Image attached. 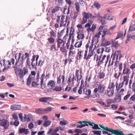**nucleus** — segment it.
Segmentation results:
<instances>
[{
	"instance_id": "nucleus-24",
	"label": "nucleus",
	"mask_w": 135,
	"mask_h": 135,
	"mask_svg": "<svg viewBox=\"0 0 135 135\" xmlns=\"http://www.w3.org/2000/svg\"><path fill=\"white\" fill-rule=\"evenodd\" d=\"M96 46L94 44H92L91 43V45L90 46L89 52H92L93 54L92 55V56L95 54V52L94 51V50L95 49Z\"/></svg>"
},
{
	"instance_id": "nucleus-39",
	"label": "nucleus",
	"mask_w": 135,
	"mask_h": 135,
	"mask_svg": "<svg viewBox=\"0 0 135 135\" xmlns=\"http://www.w3.org/2000/svg\"><path fill=\"white\" fill-rule=\"evenodd\" d=\"M61 119L62 120L60 122V124L61 125L64 126L68 124V122L64 119L62 118Z\"/></svg>"
},
{
	"instance_id": "nucleus-13",
	"label": "nucleus",
	"mask_w": 135,
	"mask_h": 135,
	"mask_svg": "<svg viewBox=\"0 0 135 135\" xmlns=\"http://www.w3.org/2000/svg\"><path fill=\"white\" fill-rule=\"evenodd\" d=\"M0 125L4 127L5 129H7L9 127V123L7 120L3 119L1 121Z\"/></svg>"
},
{
	"instance_id": "nucleus-26",
	"label": "nucleus",
	"mask_w": 135,
	"mask_h": 135,
	"mask_svg": "<svg viewBox=\"0 0 135 135\" xmlns=\"http://www.w3.org/2000/svg\"><path fill=\"white\" fill-rule=\"evenodd\" d=\"M129 78V76H124L123 80L122 83L125 84L126 85H128L129 81L128 78Z\"/></svg>"
},
{
	"instance_id": "nucleus-49",
	"label": "nucleus",
	"mask_w": 135,
	"mask_h": 135,
	"mask_svg": "<svg viewBox=\"0 0 135 135\" xmlns=\"http://www.w3.org/2000/svg\"><path fill=\"white\" fill-rule=\"evenodd\" d=\"M50 33L51 36L50 37H52L54 38H55L56 37V33L52 30H51L50 32Z\"/></svg>"
},
{
	"instance_id": "nucleus-53",
	"label": "nucleus",
	"mask_w": 135,
	"mask_h": 135,
	"mask_svg": "<svg viewBox=\"0 0 135 135\" xmlns=\"http://www.w3.org/2000/svg\"><path fill=\"white\" fill-rule=\"evenodd\" d=\"M93 23V22L90 21H88V23H86L85 25V27H90V26Z\"/></svg>"
},
{
	"instance_id": "nucleus-45",
	"label": "nucleus",
	"mask_w": 135,
	"mask_h": 135,
	"mask_svg": "<svg viewBox=\"0 0 135 135\" xmlns=\"http://www.w3.org/2000/svg\"><path fill=\"white\" fill-rule=\"evenodd\" d=\"M82 42L81 41L77 42L74 45V46L76 48H79L82 45Z\"/></svg>"
},
{
	"instance_id": "nucleus-58",
	"label": "nucleus",
	"mask_w": 135,
	"mask_h": 135,
	"mask_svg": "<svg viewBox=\"0 0 135 135\" xmlns=\"http://www.w3.org/2000/svg\"><path fill=\"white\" fill-rule=\"evenodd\" d=\"M64 31L63 30H61L59 34V32L58 33V35L57 36V37L58 38H60L63 35V33H64Z\"/></svg>"
},
{
	"instance_id": "nucleus-33",
	"label": "nucleus",
	"mask_w": 135,
	"mask_h": 135,
	"mask_svg": "<svg viewBox=\"0 0 135 135\" xmlns=\"http://www.w3.org/2000/svg\"><path fill=\"white\" fill-rule=\"evenodd\" d=\"M120 75V77H121L122 74L120 72H115L114 75V77L115 78L118 80Z\"/></svg>"
},
{
	"instance_id": "nucleus-16",
	"label": "nucleus",
	"mask_w": 135,
	"mask_h": 135,
	"mask_svg": "<svg viewBox=\"0 0 135 135\" xmlns=\"http://www.w3.org/2000/svg\"><path fill=\"white\" fill-rule=\"evenodd\" d=\"M131 74L130 69L127 68L126 66V65L125 64L123 70L122 74L123 75L126 74V76H129L130 74Z\"/></svg>"
},
{
	"instance_id": "nucleus-21",
	"label": "nucleus",
	"mask_w": 135,
	"mask_h": 135,
	"mask_svg": "<svg viewBox=\"0 0 135 135\" xmlns=\"http://www.w3.org/2000/svg\"><path fill=\"white\" fill-rule=\"evenodd\" d=\"M65 17L63 15H62L61 18V20L60 21V27H62L63 26H65L66 25V20L65 21Z\"/></svg>"
},
{
	"instance_id": "nucleus-41",
	"label": "nucleus",
	"mask_w": 135,
	"mask_h": 135,
	"mask_svg": "<svg viewBox=\"0 0 135 135\" xmlns=\"http://www.w3.org/2000/svg\"><path fill=\"white\" fill-rule=\"evenodd\" d=\"M99 18L102 24L104 25L105 24V19L106 18L105 16H104V17L99 16Z\"/></svg>"
},
{
	"instance_id": "nucleus-23",
	"label": "nucleus",
	"mask_w": 135,
	"mask_h": 135,
	"mask_svg": "<svg viewBox=\"0 0 135 135\" xmlns=\"http://www.w3.org/2000/svg\"><path fill=\"white\" fill-rule=\"evenodd\" d=\"M99 37V35L96 34L95 36L93 37L91 43L95 44H97L98 42V38Z\"/></svg>"
},
{
	"instance_id": "nucleus-10",
	"label": "nucleus",
	"mask_w": 135,
	"mask_h": 135,
	"mask_svg": "<svg viewBox=\"0 0 135 135\" xmlns=\"http://www.w3.org/2000/svg\"><path fill=\"white\" fill-rule=\"evenodd\" d=\"M15 61V59L13 58H12L11 59L8 60L7 61L6 60L4 61V68L3 69V71L6 70L8 69L10 67V65H11V63L13 64Z\"/></svg>"
},
{
	"instance_id": "nucleus-6",
	"label": "nucleus",
	"mask_w": 135,
	"mask_h": 135,
	"mask_svg": "<svg viewBox=\"0 0 135 135\" xmlns=\"http://www.w3.org/2000/svg\"><path fill=\"white\" fill-rule=\"evenodd\" d=\"M120 52L119 51H117L114 53H112L111 56V59H110L109 61L108 66L113 65L115 60H117L118 59V56L120 55Z\"/></svg>"
},
{
	"instance_id": "nucleus-27",
	"label": "nucleus",
	"mask_w": 135,
	"mask_h": 135,
	"mask_svg": "<svg viewBox=\"0 0 135 135\" xmlns=\"http://www.w3.org/2000/svg\"><path fill=\"white\" fill-rule=\"evenodd\" d=\"M51 99L50 97H42L40 98L39 101L45 103Z\"/></svg>"
},
{
	"instance_id": "nucleus-51",
	"label": "nucleus",
	"mask_w": 135,
	"mask_h": 135,
	"mask_svg": "<svg viewBox=\"0 0 135 135\" xmlns=\"http://www.w3.org/2000/svg\"><path fill=\"white\" fill-rule=\"evenodd\" d=\"M104 50L103 47L99 48L97 50V52L98 54H102L103 53Z\"/></svg>"
},
{
	"instance_id": "nucleus-30",
	"label": "nucleus",
	"mask_w": 135,
	"mask_h": 135,
	"mask_svg": "<svg viewBox=\"0 0 135 135\" xmlns=\"http://www.w3.org/2000/svg\"><path fill=\"white\" fill-rule=\"evenodd\" d=\"M56 84V82L52 80H50L47 84V85L49 87H51L52 88H54Z\"/></svg>"
},
{
	"instance_id": "nucleus-55",
	"label": "nucleus",
	"mask_w": 135,
	"mask_h": 135,
	"mask_svg": "<svg viewBox=\"0 0 135 135\" xmlns=\"http://www.w3.org/2000/svg\"><path fill=\"white\" fill-rule=\"evenodd\" d=\"M70 10L69 8H64L63 10V12L65 14H68L69 13Z\"/></svg>"
},
{
	"instance_id": "nucleus-9",
	"label": "nucleus",
	"mask_w": 135,
	"mask_h": 135,
	"mask_svg": "<svg viewBox=\"0 0 135 135\" xmlns=\"http://www.w3.org/2000/svg\"><path fill=\"white\" fill-rule=\"evenodd\" d=\"M21 53H17L15 56V59L16 60L15 65L18 66H22L23 63V60L21 58Z\"/></svg>"
},
{
	"instance_id": "nucleus-7",
	"label": "nucleus",
	"mask_w": 135,
	"mask_h": 135,
	"mask_svg": "<svg viewBox=\"0 0 135 135\" xmlns=\"http://www.w3.org/2000/svg\"><path fill=\"white\" fill-rule=\"evenodd\" d=\"M29 54L27 53H26L25 54L23 55L21 58L23 60L27 57V63L29 66L30 69H32L34 68V65L33 64V61H34V55L32 56V58L30 61L28 59Z\"/></svg>"
},
{
	"instance_id": "nucleus-20",
	"label": "nucleus",
	"mask_w": 135,
	"mask_h": 135,
	"mask_svg": "<svg viewBox=\"0 0 135 135\" xmlns=\"http://www.w3.org/2000/svg\"><path fill=\"white\" fill-rule=\"evenodd\" d=\"M18 132L20 134L24 133L26 134H28L29 133L28 129L25 128H20L19 129Z\"/></svg>"
},
{
	"instance_id": "nucleus-34",
	"label": "nucleus",
	"mask_w": 135,
	"mask_h": 135,
	"mask_svg": "<svg viewBox=\"0 0 135 135\" xmlns=\"http://www.w3.org/2000/svg\"><path fill=\"white\" fill-rule=\"evenodd\" d=\"M23 119L22 121L25 122L26 121L27 122H29L30 121V117L28 115L27 116L25 114L24 115Z\"/></svg>"
},
{
	"instance_id": "nucleus-47",
	"label": "nucleus",
	"mask_w": 135,
	"mask_h": 135,
	"mask_svg": "<svg viewBox=\"0 0 135 135\" xmlns=\"http://www.w3.org/2000/svg\"><path fill=\"white\" fill-rule=\"evenodd\" d=\"M112 44L113 46L115 48L119 46L120 44L118 42V41H113L112 42Z\"/></svg>"
},
{
	"instance_id": "nucleus-63",
	"label": "nucleus",
	"mask_w": 135,
	"mask_h": 135,
	"mask_svg": "<svg viewBox=\"0 0 135 135\" xmlns=\"http://www.w3.org/2000/svg\"><path fill=\"white\" fill-rule=\"evenodd\" d=\"M59 48H60V50L62 52L64 53L65 52L66 50L65 49V45L63 47L62 46L59 47Z\"/></svg>"
},
{
	"instance_id": "nucleus-57",
	"label": "nucleus",
	"mask_w": 135,
	"mask_h": 135,
	"mask_svg": "<svg viewBox=\"0 0 135 135\" xmlns=\"http://www.w3.org/2000/svg\"><path fill=\"white\" fill-rule=\"evenodd\" d=\"M135 30V24L130 26L129 27V31H132Z\"/></svg>"
},
{
	"instance_id": "nucleus-42",
	"label": "nucleus",
	"mask_w": 135,
	"mask_h": 135,
	"mask_svg": "<svg viewBox=\"0 0 135 135\" xmlns=\"http://www.w3.org/2000/svg\"><path fill=\"white\" fill-rule=\"evenodd\" d=\"M76 52V49L69 50L68 55L69 56H73L75 54Z\"/></svg>"
},
{
	"instance_id": "nucleus-52",
	"label": "nucleus",
	"mask_w": 135,
	"mask_h": 135,
	"mask_svg": "<svg viewBox=\"0 0 135 135\" xmlns=\"http://www.w3.org/2000/svg\"><path fill=\"white\" fill-rule=\"evenodd\" d=\"M123 34L122 32L120 31L118 32L117 34V37L115 38V40H117L118 38L121 37Z\"/></svg>"
},
{
	"instance_id": "nucleus-18",
	"label": "nucleus",
	"mask_w": 135,
	"mask_h": 135,
	"mask_svg": "<svg viewBox=\"0 0 135 135\" xmlns=\"http://www.w3.org/2000/svg\"><path fill=\"white\" fill-rule=\"evenodd\" d=\"M114 92V90L107 88L105 94L108 97H111L113 95Z\"/></svg>"
},
{
	"instance_id": "nucleus-17",
	"label": "nucleus",
	"mask_w": 135,
	"mask_h": 135,
	"mask_svg": "<svg viewBox=\"0 0 135 135\" xmlns=\"http://www.w3.org/2000/svg\"><path fill=\"white\" fill-rule=\"evenodd\" d=\"M89 125L91 126H92V128L94 129H100V128L98 126V124H95V123L89 121L88 125Z\"/></svg>"
},
{
	"instance_id": "nucleus-44",
	"label": "nucleus",
	"mask_w": 135,
	"mask_h": 135,
	"mask_svg": "<svg viewBox=\"0 0 135 135\" xmlns=\"http://www.w3.org/2000/svg\"><path fill=\"white\" fill-rule=\"evenodd\" d=\"M96 34L99 35V37L100 35H102V37H104L105 36L104 29L102 31H99L98 33Z\"/></svg>"
},
{
	"instance_id": "nucleus-12",
	"label": "nucleus",
	"mask_w": 135,
	"mask_h": 135,
	"mask_svg": "<svg viewBox=\"0 0 135 135\" xmlns=\"http://www.w3.org/2000/svg\"><path fill=\"white\" fill-rule=\"evenodd\" d=\"M82 72V69H80L78 70L77 69L75 71V76L76 77L77 81L79 83L80 80L82 78V76L81 75Z\"/></svg>"
},
{
	"instance_id": "nucleus-38",
	"label": "nucleus",
	"mask_w": 135,
	"mask_h": 135,
	"mask_svg": "<svg viewBox=\"0 0 135 135\" xmlns=\"http://www.w3.org/2000/svg\"><path fill=\"white\" fill-rule=\"evenodd\" d=\"M115 86L114 83L113 82L111 83H109L108 88L114 90Z\"/></svg>"
},
{
	"instance_id": "nucleus-3",
	"label": "nucleus",
	"mask_w": 135,
	"mask_h": 135,
	"mask_svg": "<svg viewBox=\"0 0 135 135\" xmlns=\"http://www.w3.org/2000/svg\"><path fill=\"white\" fill-rule=\"evenodd\" d=\"M45 76V75L43 74L41 75V78L40 79V81H39V73H37L36 77V79L35 81H34V86L35 85L37 86L39 85L40 83L41 85V88L42 89H44L46 88V85L45 84H43L44 83L43 80Z\"/></svg>"
},
{
	"instance_id": "nucleus-11",
	"label": "nucleus",
	"mask_w": 135,
	"mask_h": 135,
	"mask_svg": "<svg viewBox=\"0 0 135 135\" xmlns=\"http://www.w3.org/2000/svg\"><path fill=\"white\" fill-rule=\"evenodd\" d=\"M106 86L103 84H100L97 88L94 89V91L96 93L98 92L99 93H103L105 90Z\"/></svg>"
},
{
	"instance_id": "nucleus-31",
	"label": "nucleus",
	"mask_w": 135,
	"mask_h": 135,
	"mask_svg": "<svg viewBox=\"0 0 135 135\" xmlns=\"http://www.w3.org/2000/svg\"><path fill=\"white\" fill-rule=\"evenodd\" d=\"M124 84L122 83H120L118 85L117 83V82L116 83V89L117 90H119L123 86Z\"/></svg>"
},
{
	"instance_id": "nucleus-22",
	"label": "nucleus",
	"mask_w": 135,
	"mask_h": 135,
	"mask_svg": "<svg viewBox=\"0 0 135 135\" xmlns=\"http://www.w3.org/2000/svg\"><path fill=\"white\" fill-rule=\"evenodd\" d=\"M21 107V105L13 104L11 105L10 108L11 110H15L19 109Z\"/></svg>"
},
{
	"instance_id": "nucleus-14",
	"label": "nucleus",
	"mask_w": 135,
	"mask_h": 135,
	"mask_svg": "<svg viewBox=\"0 0 135 135\" xmlns=\"http://www.w3.org/2000/svg\"><path fill=\"white\" fill-rule=\"evenodd\" d=\"M76 79L74 76V74H69V78L67 80V83L68 84H70L71 83L73 84H74V81H76Z\"/></svg>"
},
{
	"instance_id": "nucleus-46",
	"label": "nucleus",
	"mask_w": 135,
	"mask_h": 135,
	"mask_svg": "<svg viewBox=\"0 0 135 135\" xmlns=\"http://www.w3.org/2000/svg\"><path fill=\"white\" fill-rule=\"evenodd\" d=\"M75 5L76 11L77 12H79L80 11L79 9L80 8L79 3L78 2H76L75 3Z\"/></svg>"
},
{
	"instance_id": "nucleus-1",
	"label": "nucleus",
	"mask_w": 135,
	"mask_h": 135,
	"mask_svg": "<svg viewBox=\"0 0 135 135\" xmlns=\"http://www.w3.org/2000/svg\"><path fill=\"white\" fill-rule=\"evenodd\" d=\"M87 50H86L85 51L82 50L78 51L76 55V58L77 60H80L84 56L83 58L84 59L88 60L92 56L93 53H92L91 52H89L87 55Z\"/></svg>"
},
{
	"instance_id": "nucleus-4",
	"label": "nucleus",
	"mask_w": 135,
	"mask_h": 135,
	"mask_svg": "<svg viewBox=\"0 0 135 135\" xmlns=\"http://www.w3.org/2000/svg\"><path fill=\"white\" fill-rule=\"evenodd\" d=\"M83 16L82 20L81 22V24H84L87 21L88 19L89 18L91 19H93L97 17V16H94L92 15V14L89 12L86 13V12H83L82 14Z\"/></svg>"
},
{
	"instance_id": "nucleus-2",
	"label": "nucleus",
	"mask_w": 135,
	"mask_h": 135,
	"mask_svg": "<svg viewBox=\"0 0 135 135\" xmlns=\"http://www.w3.org/2000/svg\"><path fill=\"white\" fill-rule=\"evenodd\" d=\"M13 68L17 75L19 76L20 78H23L26 74L28 73V69L26 67H24L22 70L17 66H14Z\"/></svg>"
},
{
	"instance_id": "nucleus-28",
	"label": "nucleus",
	"mask_w": 135,
	"mask_h": 135,
	"mask_svg": "<svg viewBox=\"0 0 135 135\" xmlns=\"http://www.w3.org/2000/svg\"><path fill=\"white\" fill-rule=\"evenodd\" d=\"M65 77L64 75H60L59 77L57 78V83L59 84L60 83L61 81V80L62 79V83H63L64 81L65 80Z\"/></svg>"
},
{
	"instance_id": "nucleus-37",
	"label": "nucleus",
	"mask_w": 135,
	"mask_h": 135,
	"mask_svg": "<svg viewBox=\"0 0 135 135\" xmlns=\"http://www.w3.org/2000/svg\"><path fill=\"white\" fill-rule=\"evenodd\" d=\"M77 38L79 40L83 39L84 38V34L78 33Z\"/></svg>"
},
{
	"instance_id": "nucleus-15",
	"label": "nucleus",
	"mask_w": 135,
	"mask_h": 135,
	"mask_svg": "<svg viewBox=\"0 0 135 135\" xmlns=\"http://www.w3.org/2000/svg\"><path fill=\"white\" fill-rule=\"evenodd\" d=\"M57 48L61 47H63L65 45V42L60 38H58L57 40Z\"/></svg>"
},
{
	"instance_id": "nucleus-43",
	"label": "nucleus",
	"mask_w": 135,
	"mask_h": 135,
	"mask_svg": "<svg viewBox=\"0 0 135 135\" xmlns=\"http://www.w3.org/2000/svg\"><path fill=\"white\" fill-rule=\"evenodd\" d=\"M105 76V74L103 72H100L99 73L98 78L100 79H102L104 78Z\"/></svg>"
},
{
	"instance_id": "nucleus-54",
	"label": "nucleus",
	"mask_w": 135,
	"mask_h": 135,
	"mask_svg": "<svg viewBox=\"0 0 135 135\" xmlns=\"http://www.w3.org/2000/svg\"><path fill=\"white\" fill-rule=\"evenodd\" d=\"M51 122L49 120H47L45 121L43 125L45 127H47L49 126L51 124Z\"/></svg>"
},
{
	"instance_id": "nucleus-59",
	"label": "nucleus",
	"mask_w": 135,
	"mask_h": 135,
	"mask_svg": "<svg viewBox=\"0 0 135 135\" xmlns=\"http://www.w3.org/2000/svg\"><path fill=\"white\" fill-rule=\"evenodd\" d=\"M69 30L68 29H67L66 30V33L65 35L64 36L63 38V40H66L68 38V32Z\"/></svg>"
},
{
	"instance_id": "nucleus-25",
	"label": "nucleus",
	"mask_w": 135,
	"mask_h": 135,
	"mask_svg": "<svg viewBox=\"0 0 135 135\" xmlns=\"http://www.w3.org/2000/svg\"><path fill=\"white\" fill-rule=\"evenodd\" d=\"M121 95L120 94H119L118 95L117 94L115 96L114 98V101L113 102H118L121 100Z\"/></svg>"
},
{
	"instance_id": "nucleus-29",
	"label": "nucleus",
	"mask_w": 135,
	"mask_h": 135,
	"mask_svg": "<svg viewBox=\"0 0 135 135\" xmlns=\"http://www.w3.org/2000/svg\"><path fill=\"white\" fill-rule=\"evenodd\" d=\"M47 42L50 44H52L54 43L55 41V38L52 37H50L47 39Z\"/></svg>"
},
{
	"instance_id": "nucleus-56",
	"label": "nucleus",
	"mask_w": 135,
	"mask_h": 135,
	"mask_svg": "<svg viewBox=\"0 0 135 135\" xmlns=\"http://www.w3.org/2000/svg\"><path fill=\"white\" fill-rule=\"evenodd\" d=\"M60 7L57 6H56L54 8L52 11V13H54L58 11Z\"/></svg>"
},
{
	"instance_id": "nucleus-5",
	"label": "nucleus",
	"mask_w": 135,
	"mask_h": 135,
	"mask_svg": "<svg viewBox=\"0 0 135 135\" xmlns=\"http://www.w3.org/2000/svg\"><path fill=\"white\" fill-rule=\"evenodd\" d=\"M102 56V55H101L99 56V58H98V56H97L96 61L97 62V65H100L102 63L105 62V66L108 62L109 59L110 58V56L108 55L107 57V59H105L106 57V55H104L102 59H101V58Z\"/></svg>"
},
{
	"instance_id": "nucleus-35",
	"label": "nucleus",
	"mask_w": 135,
	"mask_h": 135,
	"mask_svg": "<svg viewBox=\"0 0 135 135\" xmlns=\"http://www.w3.org/2000/svg\"><path fill=\"white\" fill-rule=\"evenodd\" d=\"M52 107H48L44 109V114H46L51 112L52 110Z\"/></svg>"
},
{
	"instance_id": "nucleus-19",
	"label": "nucleus",
	"mask_w": 135,
	"mask_h": 135,
	"mask_svg": "<svg viewBox=\"0 0 135 135\" xmlns=\"http://www.w3.org/2000/svg\"><path fill=\"white\" fill-rule=\"evenodd\" d=\"M31 74L29 75L28 78L27 79V84L28 85L30 84L31 82V80L33 78L32 76L34 75V71H32L31 72Z\"/></svg>"
},
{
	"instance_id": "nucleus-60",
	"label": "nucleus",
	"mask_w": 135,
	"mask_h": 135,
	"mask_svg": "<svg viewBox=\"0 0 135 135\" xmlns=\"http://www.w3.org/2000/svg\"><path fill=\"white\" fill-rule=\"evenodd\" d=\"M111 42L110 41H107V42L103 43L102 44V45L103 46H108L110 45Z\"/></svg>"
},
{
	"instance_id": "nucleus-48",
	"label": "nucleus",
	"mask_w": 135,
	"mask_h": 135,
	"mask_svg": "<svg viewBox=\"0 0 135 135\" xmlns=\"http://www.w3.org/2000/svg\"><path fill=\"white\" fill-rule=\"evenodd\" d=\"M72 61L71 59L70 58L66 59L65 60L64 64L65 65H66L68 63L69 65L70 64L71 62Z\"/></svg>"
},
{
	"instance_id": "nucleus-62",
	"label": "nucleus",
	"mask_w": 135,
	"mask_h": 135,
	"mask_svg": "<svg viewBox=\"0 0 135 135\" xmlns=\"http://www.w3.org/2000/svg\"><path fill=\"white\" fill-rule=\"evenodd\" d=\"M93 5L98 9L99 8L100 6V4L97 2H95L94 3Z\"/></svg>"
},
{
	"instance_id": "nucleus-8",
	"label": "nucleus",
	"mask_w": 135,
	"mask_h": 135,
	"mask_svg": "<svg viewBox=\"0 0 135 135\" xmlns=\"http://www.w3.org/2000/svg\"><path fill=\"white\" fill-rule=\"evenodd\" d=\"M75 30L73 27H71L70 30V32L69 34V38L68 40V42L66 44L67 46V49H69V45L70 44V40L72 39V42H73L74 40V35Z\"/></svg>"
},
{
	"instance_id": "nucleus-40",
	"label": "nucleus",
	"mask_w": 135,
	"mask_h": 135,
	"mask_svg": "<svg viewBox=\"0 0 135 135\" xmlns=\"http://www.w3.org/2000/svg\"><path fill=\"white\" fill-rule=\"evenodd\" d=\"M104 29L105 31V36L106 35H110L112 34V33L110 31V29L107 28H105Z\"/></svg>"
},
{
	"instance_id": "nucleus-64",
	"label": "nucleus",
	"mask_w": 135,
	"mask_h": 135,
	"mask_svg": "<svg viewBox=\"0 0 135 135\" xmlns=\"http://www.w3.org/2000/svg\"><path fill=\"white\" fill-rule=\"evenodd\" d=\"M130 100L135 103V94L132 96L130 98Z\"/></svg>"
},
{
	"instance_id": "nucleus-50",
	"label": "nucleus",
	"mask_w": 135,
	"mask_h": 135,
	"mask_svg": "<svg viewBox=\"0 0 135 135\" xmlns=\"http://www.w3.org/2000/svg\"><path fill=\"white\" fill-rule=\"evenodd\" d=\"M106 19L109 20H113L112 16L110 15L105 14L104 15Z\"/></svg>"
},
{
	"instance_id": "nucleus-32",
	"label": "nucleus",
	"mask_w": 135,
	"mask_h": 135,
	"mask_svg": "<svg viewBox=\"0 0 135 135\" xmlns=\"http://www.w3.org/2000/svg\"><path fill=\"white\" fill-rule=\"evenodd\" d=\"M36 113L38 114H44V108H39L36 109L35 110Z\"/></svg>"
},
{
	"instance_id": "nucleus-61",
	"label": "nucleus",
	"mask_w": 135,
	"mask_h": 135,
	"mask_svg": "<svg viewBox=\"0 0 135 135\" xmlns=\"http://www.w3.org/2000/svg\"><path fill=\"white\" fill-rule=\"evenodd\" d=\"M85 126H88V125L87 124H81V125H79L78 124L77 126H76V127L77 128H81L83 127H85Z\"/></svg>"
},
{
	"instance_id": "nucleus-36",
	"label": "nucleus",
	"mask_w": 135,
	"mask_h": 135,
	"mask_svg": "<svg viewBox=\"0 0 135 135\" xmlns=\"http://www.w3.org/2000/svg\"><path fill=\"white\" fill-rule=\"evenodd\" d=\"M52 89V90L54 91H61L62 90V88L61 87L56 86L55 87L50 89Z\"/></svg>"
}]
</instances>
